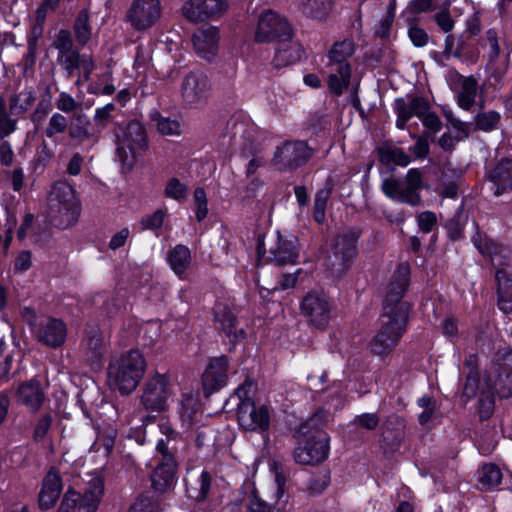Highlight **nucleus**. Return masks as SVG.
Segmentation results:
<instances>
[{
  "mask_svg": "<svg viewBox=\"0 0 512 512\" xmlns=\"http://www.w3.org/2000/svg\"><path fill=\"white\" fill-rule=\"evenodd\" d=\"M330 417V413L320 410L301 425L299 430L301 439L294 451L297 463L315 465L328 457L329 436L319 427V423L328 421Z\"/></svg>",
  "mask_w": 512,
  "mask_h": 512,
  "instance_id": "nucleus-1",
  "label": "nucleus"
},
{
  "mask_svg": "<svg viewBox=\"0 0 512 512\" xmlns=\"http://www.w3.org/2000/svg\"><path fill=\"white\" fill-rule=\"evenodd\" d=\"M146 368L147 362L140 350L131 349L122 353L109 363V386L122 395H128L137 388Z\"/></svg>",
  "mask_w": 512,
  "mask_h": 512,
  "instance_id": "nucleus-2",
  "label": "nucleus"
},
{
  "mask_svg": "<svg viewBox=\"0 0 512 512\" xmlns=\"http://www.w3.org/2000/svg\"><path fill=\"white\" fill-rule=\"evenodd\" d=\"M81 212L80 202L73 187L64 180L53 184L48 196V217L51 223L66 229L73 226Z\"/></svg>",
  "mask_w": 512,
  "mask_h": 512,
  "instance_id": "nucleus-3",
  "label": "nucleus"
},
{
  "mask_svg": "<svg viewBox=\"0 0 512 512\" xmlns=\"http://www.w3.org/2000/svg\"><path fill=\"white\" fill-rule=\"evenodd\" d=\"M52 46L57 50V63L65 70L68 78L82 69V75L75 81L76 86H81L90 79L95 68L94 60L90 55L79 53L68 30H60L55 35Z\"/></svg>",
  "mask_w": 512,
  "mask_h": 512,
  "instance_id": "nucleus-4",
  "label": "nucleus"
},
{
  "mask_svg": "<svg viewBox=\"0 0 512 512\" xmlns=\"http://www.w3.org/2000/svg\"><path fill=\"white\" fill-rule=\"evenodd\" d=\"M114 134L116 153L120 162L128 168L132 167L136 157L148 146L144 126L139 121L131 120L117 125Z\"/></svg>",
  "mask_w": 512,
  "mask_h": 512,
  "instance_id": "nucleus-5",
  "label": "nucleus"
},
{
  "mask_svg": "<svg viewBox=\"0 0 512 512\" xmlns=\"http://www.w3.org/2000/svg\"><path fill=\"white\" fill-rule=\"evenodd\" d=\"M408 316L404 310L399 314L382 312L379 318V329L369 346L374 355H389L398 345L406 331Z\"/></svg>",
  "mask_w": 512,
  "mask_h": 512,
  "instance_id": "nucleus-6",
  "label": "nucleus"
},
{
  "mask_svg": "<svg viewBox=\"0 0 512 512\" xmlns=\"http://www.w3.org/2000/svg\"><path fill=\"white\" fill-rule=\"evenodd\" d=\"M381 188L390 199L417 206L421 202L422 176L418 169L412 168L407 172L405 180L388 178L382 182Z\"/></svg>",
  "mask_w": 512,
  "mask_h": 512,
  "instance_id": "nucleus-7",
  "label": "nucleus"
},
{
  "mask_svg": "<svg viewBox=\"0 0 512 512\" xmlns=\"http://www.w3.org/2000/svg\"><path fill=\"white\" fill-rule=\"evenodd\" d=\"M293 38V28L281 14L266 10L258 18L254 32L257 43L286 42Z\"/></svg>",
  "mask_w": 512,
  "mask_h": 512,
  "instance_id": "nucleus-8",
  "label": "nucleus"
},
{
  "mask_svg": "<svg viewBox=\"0 0 512 512\" xmlns=\"http://www.w3.org/2000/svg\"><path fill=\"white\" fill-rule=\"evenodd\" d=\"M410 283V266L407 262L398 265L391 277L383 300V312L399 314L404 310L405 316H409L410 305L403 300V296Z\"/></svg>",
  "mask_w": 512,
  "mask_h": 512,
  "instance_id": "nucleus-9",
  "label": "nucleus"
},
{
  "mask_svg": "<svg viewBox=\"0 0 512 512\" xmlns=\"http://www.w3.org/2000/svg\"><path fill=\"white\" fill-rule=\"evenodd\" d=\"M300 310L309 324L324 329L331 319L332 303L325 292L311 290L302 298Z\"/></svg>",
  "mask_w": 512,
  "mask_h": 512,
  "instance_id": "nucleus-10",
  "label": "nucleus"
},
{
  "mask_svg": "<svg viewBox=\"0 0 512 512\" xmlns=\"http://www.w3.org/2000/svg\"><path fill=\"white\" fill-rule=\"evenodd\" d=\"M312 154L313 150L305 141H286L276 148L272 163L279 171H294L303 166Z\"/></svg>",
  "mask_w": 512,
  "mask_h": 512,
  "instance_id": "nucleus-11",
  "label": "nucleus"
},
{
  "mask_svg": "<svg viewBox=\"0 0 512 512\" xmlns=\"http://www.w3.org/2000/svg\"><path fill=\"white\" fill-rule=\"evenodd\" d=\"M228 7V0H186L181 14L188 22L200 24L220 19Z\"/></svg>",
  "mask_w": 512,
  "mask_h": 512,
  "instance_id": "nucleus-12",
  "label": "nucleus"
},
{
  "mask_svg": "<svg viewBox=\"0 0 512 512\" xmlns=\"http://www.w3.org/2000/svg\"><path fill=\"white\" fill-rule=\"evenodd\" d=\"M104 493L103 482H93L83 491L69 489L62 501L65 512H96Z\"/></svg>",
  "mask_w": 512,
  "mask_h": 512,
  "instance_id": "nucleus-13",
  "label": "nucleus"
},
{
  "mask_svg": "<svg viewBox=\"0 0 512 512\" xmlns=\"http://www.w3.org/2000/svg\"><path fill=\"white\" fill-rule=\"evenodd\" d=\"M162 16L161 0H133L126 12V21L139 32L153 27Z\"/></svg>",
  "mask_w": 512,
  "mask_h": 512,
  "instance_id": "nucleus-14",
  "label": "nucleus"
},
{
  "mask_svg": "<svg viewBox=\"0 0 512 512\" xmlns=\"http://www.w3.org/2000/svg\"><path fill=\"white\" fill-rule=\"evenodd\" d=\"M171 395L166 375L155 373L143 385L141 404L152 412H162L167 408Z\"/></svg>",
  "mask_w": 512,
  "mask_h": 512,
  "instance_id": "nucleus-15",
  "label": "nucleus"
},
{
  "mask_svg": "<svg viewBox=\"0 0 512 512\" xmlns=\"http://www.w3.org/2000/svg\"><path fill=\"white\" fill-rule=\"evenodd\" d=\"M211 94V83L201 72H190L182 81L181 96L183 101L192 107L204 105Z\"/></svg>",
  "mask_w": 512,
  "mask_h": 512,
  "instance_id": "nucleus-16",
  "label": "nucleus"
},
{
  "mask_svg": "<svg viewBox=\"0 0 512 512\" xmlns=\"http://www.w3.org/2000/svg\"><path fill=\"white\" fill-rule=\"evenodd\" d=\"M358 237V233L354 231H347L337 236L333 247L334 259L329 257L331 269L336 274L343 273L354 261L357 254Z\"/></svg>",
  "mask_w": 512,
  "mask_h": 512,
  "instance_id": "nucleus-17",
  "label": "nucleus"
},
{
  "mask_svg": "<svg viewBox=\"0 0 512 512\" xmlns=\"http://www.w3.org/2000/svg\"><path fill=\"white\" fill-rule=\"evenodd\" d=\"M473 244L495 268L496 274L500 270H507L506 268L510 266L512 256L507 246L495 242L486 234L482 233H477L473 237Z\"/></svg>",
  "mask_w": 512,
  "mask_h": 512,
  "instance_id": "nucleus-18",
  "label": "nucleus"
},
{
  "mask_svg": "<svg viewBox=\"0 0 512 512\" xmlns=\"http://www.w3.org/2000/svg\"><path fill=\"white\" fill-rule=\"evenodd\" d=\"M239 425L249 431H264L269 427V410L266 406H256L252 400L237 404Z\"/></svg>",
  "mask_w": 512,
  "mask_h": 512,
  "instance_id": "nucleus-19",
  "label": "nucleus"
},
{
  "mask_svg": "<svg viewBox=\"0 0 512 512\" xmlns=\"http://www.w3.org/2000/svg\"><path fill=\"white\" fill-rule=\"evenodd\" d=\"M493 362L498 373L494 389L501 398H508L512 396V349L498 350Z\"/></svg>",
  "mask_w": 512,
  "mask_h": 512,
  "instance_id": "nucleus-20",
  "label": "nucleus"
},
{
  "mask_svg": "<svg viewBox=\"0 0 512 512\" xmlns=\"http://www.w3.org/2000/svg\"><path fill=\"white\" fill-rule=\"evenodd\" d=\"M156 452L160 459L154 469L152 480H173L178 468L175 457L176 443L159 439L156 444Z\"/></svg>",
  "mask_w": 512,
  "mask_h": 512,
  "instance_id": "nucleus-21",
  "label": "nucleus"
},
{
  "mask_svg": "<svg viewBox=\"0 0 512 512\" xmlns=\"http://www.w3.org/2000/svg\"><path fill=\"white\" fill-rule=\"evenodd\" d=\"M219 42L220 31L216 26L198 28L192 36V43L196 54L208 61L217 55Z\"/></svg>",
  "mask_w": 512,
  "mask_h": 512,
  "instance_id": "nucleus-22",
  "label": "nucleus"
},
{
  "mask_svg": "<svg viewBox=\"0 0 512 512\" xmlns=\"http://www.w3.org/2000/svg\"><path fill=\"white\" fill-rule=\"evenodd\" d=\"M429 109L430 104L424 97L407 95L406 98H397L395 100L396 127L405 129L407 122L413 116L420 118Z\"/></svg>",
  "mask_w": 512,
  "mask_h": 512,
  "instance_id": "nucleus-23",
  "label": "nucleus"
},
{
  "mask_svg": "<svg viewBox=\"0 0 512 512\" xmlns=\"http://www.w3.org/2000/svg\"><path fill=\"white\" fill-rule=\"evenodd\" d=\"M269 259L278 266L296 264L299 258L298 238L294 235L284 236L278 233L277 241L270 248Z\"/></svg>",
  "mask_w": 512,
  "mask_h": 512,
  "instance_id": "nucleus-24",
  "label": "nucleus"
},
{
  "mask_svg": "<svg viewBox=\"0 0 512 512\" xmlns=\"http://www.w3.org/2000/svg\"><path fill=\"white\" fill-rule=\"evenodd\" d=\"M450 87L456 92L457 104L463 110H470L475 104L478 82L473 76L465 77L457 72L450 75Z\"/></svg>",
  "mask_w": 512,
  "mask_h": 512,
  "instance_id": "nucleus-25",
  "label": "nucleus"
},
{
  "mask_svg": "<svg viewBox=\"0 0 512 512\" xmlns=\"http://www.w3.org/2000/svg\"><path fill=\"white\" fill-rule=\"evenodd\" d=\"M228 360L225 356L210 361L202 376L203 389L206 395L220 390L227 383Z\"/></svg>",
  "mask_w": 512,
  "mask_h": 512,
  "instance_id": "nucleus-26",
  "label": "nucleus"
},
{
  "mask_svg": "<svg viewBox=\"0 0 512 512\" xmlns=\"http://www.w3.org/2000/svg\"><path fill=\"white\" fill-rule=\"evenodd\" d=\"M66 336L67 328L65 323L56 318L42 321L36 331L37 340L52 348L61 346L65 342Z\"/></svg>",
  "mask_w": 512,
  "mask_h": 512,
  "instance_id": "nucleus-27",
  "label": "nucleus"
},
{
  "mask_svg": "<svg viewBox=\"0 0 512 512\" xmlns=\"http://www.w3.org/2000/svg\"><path fill=\"white\" fill-rule=\"evenodd\" d=\"M15 397L20 404L35 413L44 403L46 394L41 383L36 379H31L18 386Z\"/></svg>",
  "mask_w": 512,
  "mask_h": 512,
  "instance_id": "nucleus-28",
  "label": "nucleus"
},
{
  "mask_svg": "<svg viewBox=\"0 0 512 512\" xmlns=\"http://www.w3.org/2000/svg\"><path fill=\"white\" fill-rule=\"evenodd\" d=\"M326 73L328 75V87L332 94L340 96L350 84L352 74L351 66L348 62L339 64H326Z\"/></svg>",
  "mask_w": 512,
  "mask_h": 512,
  "instance_id": "nucleus-29",
  "label": "nucleus"
},
{
  "mask_svg": "<svg viewBox=\"0 0 512 512\" xmlns=\"http://www.w3.org/2000/svg\"><path fill=\"white\" fill-rule=\"evenodd\" d=\"M170 482H152L151 489L144 492L130 507L129 512H158L161 502L157 493H162L169 488Z\"/></svg>",
  "mask_w": 512,
  "mask_h": 512,
  "instance_id": "nucleus-30",
  "label": "nucleus"
},
{
  "mask_svg": "<svg viewBox=\"0 0 512 512\" xmlns=\"http://www.w3.org/2000/svg\"><path fill=\"white\" fill-rule=\"evenodd\" d=\"M488 178L492 183L495 196H500L506 191L512 190V160L502 159L490 171Z\"/></svg>",
  "mask_w": 512,
  "mask_h": 512,
  "instance_id": "nucleus-31",
  "label": "nucleus"
},
{
  "mask_svg": "<svg viewBox=\"0 0 512 512\" xmlns=\"http://www.w3.org/2000/svg\"><path fill=\"white\" fill-rule=\"evenodd\" d=\"M179 416L182 425L191 429L197 425L202 418L201 404L192 394L183 395L179 402Z\"/></svg>",
  "mask_w": 512,
  "mask_h": 512,
  "instance_id": "nucleus-32",
  "label": "nucleus"
},
{
  "mask_svg": "<svg viewBox=\"0 0 512 512\" xmlns=\"http://www.w3.org/2000/svg\"><path fill=\"white\" fill-rule=\"evenodd\" d=\"M498 307L505 314H512V274L507 270L497 273Z\"/></svg>",
  "mask_w": 512,
  "mask_h": 512,
  "instance_id": "nucleus-33",
  "label": "nucleus"
},
{
  "mask_svg": "<svg viewBox=\"0 0 512 512\" xmlns=\"http://www.w3.org/2000/svg\"><path fill=\"white\" fill-rule=\"evenodd\" d=\"M298 9L308 18L323 21L329 16L334 0H297Z\"/></svg>",
  "mask_w": 512,
  "mask_h": 512,
  "instance_id": "nucleus-34",
  "label": "nucleus"
},
{
  "mask_svg": "<svg viewBox=\"0 0 512 512\" xmlns=\"http://www.w3.org/2000/svg\"><path fill=\"white\" fill-rule=\"evenodd\" d=\"M279 44L273 59L275 67H284L301 59V45L297 41H294L293 38L286 42H279Z\"/></svg>",
  "mask_w": 512,
  "mask_h": 512,
  "instance_id": "nucleus-35",
  "label": "nucleus"
},
{
  "mask_svg": "<svg viewBox=\"0 0 512 512\" xmlns=\"http://www.w3.org/2000/svg\"><path fill=\"white\" fill-rule=\"evenodd\" d=\"M167 262L173 272L182 277L191 263L190 249L182 244H178L167 252Z\"/></svg>",
  "mask_w": 512,
  "mask_h": 512,
  "instance_id": "nucleus-36",
  "label": "nucleus"
},
{
  "mask_svg": "<svg viewBox=\"0 0 512 512\" xmlns=\"http://www.w3.org/2000/svg\"><path fill=\"white\" fill-rule=\"evenodd\" d=\"M35 100L36 95L33 88H25L9 97V111L12 115H23L32 107Z\"/></svg>",
  "mask_w": 512,
  "mask_h": 512,
  "instance_id": "nucleus-37",
  "label": "nucleus"
},
{
  "mask_svg": "<svg viewBox=\"0 0 512 512\" xmlns=\"http://www.w3.org/2000/svg\"><path fill=\"white\" fill-rule=\"evenodd\" d=\"M90 121L85 114H78L74 117L69 134L72 138L83 140H92L97 142L99 140L100 131L90 130Z\"/></svg>",
  "mask_w": 512,
  "mask_h": 512,
  "instance_id": "nucleus-38",
  "label": "nucleus"
},
{
  "mask_svg": "<svg viewBox=\"0 0 512 512\" xmlns=\"http://www.w3.org/2000/svg\"><path fill=\"white\" fill-rule=\"evenodd\" d=\"M213 314L215 322L219 325L218 327L230 334L235 326L236 317L229 305L224 302H217L213 308Z\"/></svg>",
  "mask_w": 512,
  "mask_h": 512,
  "instance_id": "nucleus-39",
  "label": "nucleus"
},
{
  "mask_svg": "<svg viewBox=\"0 0 512 512\" xmlns=\"http://www.w3.org/2000/svg\"><path fill=\"white\" fill-rule=\"evenodd\" d=\"M61 482H43L39 493V505L42 509L53 507L62 493Z\"/></svg>",
  "mask_w": 512,
  "mask_h": 512,
  "instance_id": "nucleus-40",
  "label": "nucleus"
},
{
  "mask_svg": "<svg viewBox=\"0 0 512 512\" xmlns=\"http://www.w3.org/2000/svg\"><path fill=\"white\" fill-rule=\"evenodd\" d=\"M354 53L353 43L349 40L336 42L328 53L327 64H339L348 62V58Z\"/></svg>",
  "mask_w": 512,
  "mask_h": 512,
  "instance_id": "nucleus-41",
  "label": "nucleus"
},
{
  "mask_svg": "<svg viewBox=\"0 0 512 512\" xmlns=\"http://www.w3.org/2000/svg\"><path fill=\"white\" fill-rule=\"evenodd\" d=\"M73 29L78 44L81 46L86 45L91 37V27L87 11L82 10L79 12Z\"/></svg>",
  "mask_w": 512,
  "mask_h": 512,
  "instance_id": "nucleus-42",
  "label": "nucleus"
},
{
  "mask_svg": "<svg viewBox=\"0 0 512 512\" xmlns=\"http://www.w3.org/2000/svg\"><path fill=\"white\" fill-rule=\"evenodd\" d=\"M69 121L66 116L60 112H55L48 120L47 126L43 130V135L49 139L63 134L68 128Z\"/></svg>",
  "mask_w": 512,
  "mask_h": 512,
  "instance_id": "nucleus-43",
  "label": "nucleus"
},
{
  "mask_svg": "<svg viewBox=\"0 0 512 512\" xmlns=\"http://www.w3.org/2000/svg\"><path fill=\"white\" fill-rule=\"evenodd\" d=\"M381 162L384 164H395L399 166H407L410 163V157L402 149L399 148H381L379 150Z\"/></svg>",
  "mask_w": 512,
  "mask_h": 512,
  "instance_id": "nucleus-44",
  "label": "nucleus"
},
{
  "mask_svg": "<svg viewBox=\"0 0 512 512\" xmlns=\"http://www.w3.org/2000/svg\"><path fill=\"white\" fill-rule=\"evenodd\" d=\"M501 114L497 111H484L478 113L475 118V128L484 132H490L498 128Z\"/></svg>",
  "mask_w": 512,
  "mask_h": 512,
  "instance_id": "nucleus-45",
  "label": "nucleus"
},
{
  "mask_svg": "<svg viewBox=\"0 0 512 512\" xmlns=\"http://www.w3.org/2000/svg\"><path fill=\"white\" fill-rule=\"evenodd\" d=\"M17 129V119L12 118L8 113L6 101L0 96V139H4L14 133Z\"/></svg>",
  "mask_w": 512,
  "mask_h": 512,
  "instance_id": "nucleus-46",
  "label": "nucleus"
},
{
  "mask_svg": "<svg viewBox=\"0 0 512 512\" xmlns=\"http://www.w3.org/2000/svg\"><path fill=\"white\" fill-rule=\"evenodd\" d=\"M396 1L391 0L386 15L380 20L375 36L381 39H388L390 37L391 28L395 19Z\"/></svg>",
  "mask_w": 512,
  "mask_h": 512,
  "instance_id": "nucleus-47",
  "label": "nucleus"
},
{
  "mask_svg": "<svg viewBox=\"0 0 512 512\" xmlns=\"http://www.w3.org/2000/svg\"><path fill=\"white\" fill-rule=\"evenodd\" d=\"M163 193L165 197L181 202L186 199L188 188L178 178L173 177L166 182Z\"/></svg>",
  "mask_w": 512,
  "mask_h": 512,
  "instance_id": "nucleus-48",
  "label": "nucleus"
},
{
  "mask_svg": "<svg viewBox=\"0 0 512 512\" xmlns=\"http://www.w3.org/2000/svg\"><path fill=\"white\" fill-rule=\"evenodd\" d=\"M52 111V103H51V96L48 95L47 97H43L37 104L36 108L32 112L30 119L33 123L35 129H39L46 117L49 115V113Z\"/></svg>",
  "mask_w": 512,
  "mask_h": 512,
  "instance_id": "nucleus-49",
  "label": "nucleus"
},
{
  "mask_svg": "<svg viewBox=\"0 0 512 512\" xmlns=\"http://www.w3.org/2000/svg\"><path fill=\"white\" fill-rule=\"evenodd\" d=\"M265 490L270 492L271 495H267V498L273 501L275 504H285L288 496H286V482H265Z\"/></svg>",
  "mask_w": 512,
  "mask_h": 512,
  "instance_id": "nucleus-50",
  "label": "nucleus"
},
{
  "mask_svg": "<svg viewBox=\"0 0 512 512\" xmlns=\"http://www.w3.org/2000/svg\"><path fill=\"white\" fill-rule=\"evenodd\" d=\"M195 217L198 222L203 221L208 215V201L205 190L198 187L194 191Z\"/></svg>",
  "mask_w": 512,
  "mask_h": 512,
  "instance_id": "nucleus-51",
  "label": "nucleus"
},
{
  "mask_svg": "<svg viewBox=\"0 0 512 512\" xmlns=\"http://www.w3.org/2000/svg\"><path fill=\"white\" fill-rule=\"evenodd\" d=\"M408 36L416 47H424L429 41L427 32L423 28L419 27L415 20H411L408 23Z\"/></svg>",
  "mask_w": 512,
  "mask_h": 512,
  "instance_id": "nucleus-52",
  "label": "nucleus"
},
{
  "mask_svg": "<svg viewBox=\"0 0 512 512\" xmlns=\"http://www.w3.org/2000/svg\"><path fill=\"white\" fill-rule=\"evenodd\" d=\"M56 108L63 113H73L80 108L81 104L77 102L72 95L67 92H60L55 102Z\"/></svg>",
  "mask_w": 512,
  "mask_h": 512,
  "instance_id": "nucleus-53",
  "label": "nucleus"
},
{
  "mask_svg": "<svg viewBox=\"0 0 512 512\" xmlns=\"http://www.w3.org/2000/svg\"><path fill=\"white\" fill-rule=\"evenodd\" d=\"M419 119L421 120L423 126L427 129L426 132H428L430 136L432 134H436L442 129V122L439 116L435 112L430 111V109L426 110L423 113V116H420Z\"/></svg>",
  "mask_w": 512,
  "mask_h": 512,
  "instance_id": "nucleus-54",
  "label": "nucleus"
},
{
  "mask_svg": "<svg viewBox=\"0 0 512 512\" xmlns=\"http://www.w3.org/2000/svg\"><path fill=\"white\" fill-rule=\"evenodd\" d=\"M416 140L415 145L410 149L418 158H424L429 154V133L424 132L422 135L411 134Z\"/></svg>",
  "mask_w": 512,
  "mask_h": 512,
  "instance_id": "nucleus-55",
  "label": "nucleus"
},
{
  "mask_svg": "<svg viewBox=\"0 0 512 512\" xmlns=\"http://www.w3.org/2000/svg\"><path fill=\"white\" fill-rule=\"evenodd\" d=\"M84 346L90 353V358L95 359L100 356V349L102 347V337L98 331H93L84 340Z\"/></svg>",
  "mask_w": 512,
  "mask_h": 512,
  "instance_id": "nucleus-56",
  "label": "nucleus"
},
{
  "mask_svg": "<svg viewBox=\"0 0 512 512\" xmlns=\"http://www.w3.org/2000/svg\"><path fill=\"white\" fill-rule=\"evenodd\" d=\"M504 477L499 466L493 463H485L478 471V480H502Z\"/></svg>",
  "mask_w": 512,
  "mask_h": 512,
  "instance_id": "nucleus-57",
  "label": "nucleus"
},
{
  "mask_svg": "<svg viewBox=\"0 0 512 512\" xmlns=\"http://www.w3.org/2000/svg\"><path fill=\"white\" fill-rule=\"evenodd\" d=\"M115 110V106L112 103L106 104L103 107L97 108L94 114V122L96 127L101 132L107 126L108 120L111 117V113Z\"/></svg>",
  "mask_w": 512,
  "mask_h": 512,
  "instance_id": "nucleus-58",
  "label": "nucleus"
},
{
  "mask_svg": "<svg viewBox=\"0 0 512 512\" xmlns=\"http://www.w3.org/2000/svg\"><path fill=\"white\" fill-rule=\"evenodd\" d=\"M252 493L253 496L249 504L251 512H276L271 507V503H268L266 500L262 499V495L258 489L253 488Z\"/></svg>",
  "mask_w": 512,
  "mask_h": 512,
  "instance_id": "nucleus-59",
  "label": "nucleus"
},
{
  "mask_svg": "<svg viewBox=\"0 0 512 512\" xmlns=\"http://www.w3.org/2000/svg\"><path fill=\"white\" fill-rule=\"evenodd\" d=\"M253 470L251 477H256V472L258 470L269 471L275 480H285V476H282L279 472V468L276 462L256 460L253 463Z\"/></svg>",
  "mask_w": 512,
  "mask_h": 512,
  "instance_id": "nucleus-60",
  "label": "nucleus"
},
{
  "mask_svg": "<svg viewBox=\"0 0 512 512\" xmlns=\"http://www.w3.org/2000/svg\"><path fill=\"white\" fill-rule=\"evenodd\" d=\"M434 20L444 33H449L454 28V20L448 9L444 8L434 15Z\"/></svg>",
  "mask_w": 512,
  "mask_h": 512,
  "instance_id": "nucleus-61",
  "label": "nucleus"
},
{
  "mask_svg": "<svg viewBox=\"0 0 512 512\" xmlns=\"http://www.w3.org/2000/svg\"><path fill=\"white\" fill-rule=\"evenodd\" d=\"M417 223L420 231L423 233H429L435 227L437 218L434 212L424 211L417 216Z\"/></svg>",
  "mask_w": 512,
  "mask_h": 512,
  "instance_id": "nucleus-62",
  "label": "nucleus"
},
{
  "mask_svg": "<svg viewBox=\"0 0 512 512\" xmlns=\"http://www.w3.org/2000/svg\"><path fill=\"white\" fill-rule=\"evenodd\" d=\"M380 418L376 413H364L355 417L353 423L367 430H374L378 426Z\"/></svg>",
  "mask_w": 512,
  "mask_h": 512,
  "instance_id": "nucleus-63",
  "label": "nucleus"
},
{
  "mask_svg": "<svg viewBox=\"0 0 512 512\" xmlns=\"http://www.w3.org/2000/svg\"><path fill=\"white\" fill-rule=\"evenodd\" d=\"M52 423V417L49 414L42 415L35 426L33 437L36 441H41L46 436Z\"/></svg>",
  "mask_w": 512,
  "mask_h": 512,
  "instance_id": "nucleus-64",
  "label": "nucleus"
}]
</instances>
